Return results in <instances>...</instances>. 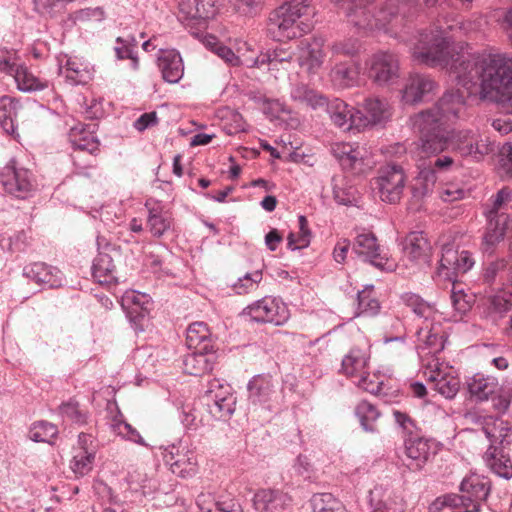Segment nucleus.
I'll list each match as a JSON object with an SVG mask.
<instances>
[{
	"mask_svg": "<svg viewBox=\"0 0 512 512\" xmlns=\"http://www.w3.org/2000/svg\"><path fill=\"white\" fill-rule=\"evenodd\" d=\"M411 50L420 63L446 68L451 80L469 95H478L512 114V55L456 52L447 31L438 27L420 33Z\"/></svg>",
	"mask_w": 512,
	"mask_h": 512,
	"instance_id": "1",
	"label": "nucleus"
},
{
	"mask_svg": "<svg viewBox=\"0 0 512 512\" xmlns=\"http://www.w3.org/2000/svg\"><path fill=\"white\" fill-rule=\"evenodd\" d=\"M312 12L310 0H290L275 9L269 16L267 30L275 41L292 40L312 29L310 23L300 20Z\"/></svg>",
	"mask_w": 512,
	"mask_h": 512,
	"instance_id": "2",
	"label": "nucleus"
},
{
	"mask_svg": "<svg viewBox=\"0 0 512 512\" xmlns=\"http://www.w3.org/2000/svg\"><path fill=\"white\" fill-rule=\"evenodd\" d=\"M222 0H194L195 10L194 14V38L207 50H210L216 54L219 58L224 60L231 66H237L240 64L239 57L233 52V50L223 45L218 38L210 33H204L196 26L205 24L208 20L213 19L219 10V6Z\"/></svg>",
	"mask_w": 512,
	"mask_h": 512,
	"instance_id": "3",
	"label": "nucleus"
},
{
	"mask_svg": "<svg viewBox=\"0 0 512 512\" xmlns=\"http://www.w3.org/2000/svg\"><path fill=\"white\" fill-rule=\"evenodd\" d=\"M460 494H446L444 499L438 501L437 505L449 503L452 506H459L461 512H481L482 505L487 501L491 492L490 481L478 475L465 477L459 487Z\"/></svg>",
	"mask_w": 512,
	"mask_h": 512,
	"instance_id": "4",
	"label": "nucleus"
},
{
	"mask_svg": "<svg viewBox=\"0 0 512 512\" xmlns=\"http://www.w3.org/2000/svg\"><path fill=\"white\" fill-rule=\"evenodd\" d=\"M414 127L420 133L417 149L421 157L436 156L448 147L447 127L438 124L431 113H418L414 118Z\"/></svg>",
	"mask_w": 512,
	"mask_h": 512,
	"instance_id": "5",
	"label": "nucleus"
},
{
	"mask_svg": "<svg viewBox=\"0 0 512 512\" xmlns=\"http://www.w3.org/2000/svg\"><path fill=\"white\" fill-rule=\"evenodd\" d=\"M200 393V400L214 419L225 420L234 413L236 397L232 387L226 381L213 378Z\"/></svg>",
	"mask_w": 512,
	"mask_h": 512,
	"instance_id": "6",
	"label": "nucleus"
},
{
	"mask_svg": "<svg viewBox=\"0 0 512 512\" xmlns=\"http://www.w3.org/2000/svg\"><path fill=\"white\" fill-rule=\"evenodd\" d=\"M467 424L480 428L490 442V445L505 447L512 442V425L500 417L489 415L485 410L472 408L464 415Z\"/></svg>",
	"mask_w": 512,
	"mask_h": 512,
	"instance_id": "7",
	"label": "nucleus"
},
{
	"mask_svg": "<svg viewBox=\"0 0 512 512\" xmlns=\"http://www.w3.org/2000/svg\"><path fill=\"white\" fill-rule=\"evenodd\" d=\"M98 254L92 263V277L101 285L118 283L117 262L121 257L120 249L111 244L104 236L97 237Z\"/></svg>",
	"mask_w": 512,
	"mask_h": 512,
	"instance_id": "8",
	"label": "nucleus"
},
{
	"mask_svg": "<svg viewBox=\"0 0 512 512\" xmlns=\"http://www.w3.org/2000/svg\"><path fill=\"white\" fill-rule=\"evenodd\" d=\"M369 79L380 87L395 84L401 76L399 56L391 51L380 50L367 61Z\"/></svg>",
	"mask_w": 512,
	"mask_h": 512,
	"instance_id": "9",
	"label": "nucleus"
},
{
	"mask_svg": "<svg viewBox=\"0 0 512 512\" xmlns=\"http://www.w3.org/2000/svg\"><path fill=\"white\" fill-rule=\"evenodd\" d=\"M374 180L375 188L382 201L390 204L400 201L407 180L402 166L394 163L382 166Z\"/></svg>",
	"mask_w": 512,
	"mask_h": 512,
	"instance_id": "10",
	"label": "nucleus"
},
{
	"mask_svg": "<svg viewBox=\"0 0 512 512\" xmlns=\"http://www.w3.org/2000/svg\"><path fill=\"white\" fill-rule=\"evenodd\" d=\"M242 315L250 317L257 323H271L280 326L287 321L288 310L279 299L265 296L245 307Z\"/></svg>",
	"mask_w": 512,
	"mask_h": 512,
	"instance_id": "11",
	"label": "nucleus"
},
{
	"mask_svg": "<svg viewBox=\"0 0 512 512\" xmlns=\"http://www.w3.org/2000/svg\"><path fill=\"white\" fill-rule=\"evenodd\" d=\"M451 144L462 157H469L475 161L483 160L494 151V143L488 137H483L471 130H462L453 134Z\"/></svg>",
	"mask_w": 512,
	"mask_h": 512,
	"instance_id": "12",
	"label": "nucleus"
},
{
	"mask_svg": "<svg viewBox=\"0 0 512 512\" xmlns=\"http://www.w3.org/2000/svg\"><path fill=\"white\" fill-rule=\"evenodd\" d=\"M392 116L391 106L385 98L377 96L366 97L359 108L356 109V130L382 125Z\"/></svg>",
	"mask_w": 512,
	"mask_h": 512,
	"instance_id": "13",
	"label": "nucleus"
},
{
	"mask_svg": "<svg viewBox=\"0 0 512 512\" xmlns=\"http://www.w3.org/2000/svg\"><path fill=\"white\" fill-rule=\"evenodd\" d=\"M4 190L19 199L27 198L34 190L32 173L23 167H18L14 159L10 160L0 174Z\"/></svg>",
	"mask_w": 512,
	"mask_h": 512,
	"instance_id": "14",
	"label": "nucleus"
},
{
	"mask_svg": "<svg viewBox=\"0 0 512 512\" xmlns=\"http://www.w3.org/2000/svg\"><path fill=\"white\" fill-rule=\"evenodd\" d=\"M473 265L474 260L470 252H459L452 244H443L437 275L445 280H454L458 274L466 273Z\"/></svg>",
	"mask_w": 512,
	"mask_h": 512,
	"instance_id": "15",
	"label": "nucleus"
},
{
	"mask_svg": "<svg viewBox=\"0 0 512 512\" xmlns=\"http://www.w3.org/2000/svg\"><path fill=\"white\" fill-rule=\"evenodd\" d=\"M465 110V98L459 90H456L446 92L434 107L421 113H431L438 124L448 127L449 124L461 118Z\"/></svg>",
	"mask_w": 512,
	"mask_h": 512,
	"instance_id": "16",
	"label": "nucleus"
},
{
	"mask_svg": "<svg viewBox=\"0 0 512 512\" xmlns=\"http://www.w3.org/2000/svg\"><path fill=\"white\" fill-rule=\"evenodd\" d=\"M247 390L251 405L271 410L277 398L278 381L270 374H259L248 382Z\"/></svg>",
	"mask_w": 512,
	"mask_h": 512,
	"instance_id": "17",
	"label": "nucleus"
},
{
	"mask_svg": "<svg viewBox=\"0 0 512 512\" xmlns=\"http://www.w3.org/2000/svg\"><path fill=\"white\" fill-rule=\"evenodd\" d=\"M331 152L341 167L353 174H363L372 168V162L364 148L353 147L348 143H340L333 146Z\"/></svg>",
	"mask_w": 512,
	"mask_h": 512,
	"instance_id": "18",
	"label": "nucleus"
},
{
	"mask_svg": "<svg viewBox=\"0 0 512 512\" xmlns=\"http://www.w3.org/2000/svg\"><path fill=\"white\" fill-rule=\"evenodd\" d=\"M353 251L364 261L381 270H393V264L381 253L377 238L367 232L357 235L353 243Z\"/></svg>",
	"mask_w": 512,
	"mask_h": 512,
	"instance_id": "19",
	"label": "nucleus"
},
{
	"mask_svg": "<svg viewBox=\"0 0 512 512\" xmlns=\"http://www.w3.org/2000/svg\"><path fill=\"white\" fill-rule=\"evenodd\" d=\"M391 17L392 13L385 10L376 12V7L372 4H357L348 12L349 22L359 29H382L390 22Z\"/></svg>",
	"mask_w": 512,
	"mask_h": 512,
	"instance_id": "20",
	"label": "nucleus"
},
{
	"mask_svg": "<svg viewBox=\"0 0 512 512\" xmlns=\"http://www.w3.org/2000/svg\"><path fill=\"white\" fill-rule=\"evenodd\" d=\"M436 88L437 85L430 76L417 73L410 74L400 91L401 102L408 105L419 103L427 95L433 93Z\"/></svg>",
	"mask_w": 512,
	"mask_h": 512,
	"instance_id": "21",
	"label": "nucleus"
},
{
	"mask_svg": "<svg viewBox=\"0 0 512 512\" xmlns=\"http://www.w3.org/2000/svg\"><path fill=\"white\" fill-rule=\"evenodd\" d=\"M253 507L257 512H286L291 498L279 489L262 488L253 496Z\"/></svg>",
	"mask_w": 512,
	"mask_h": 512,
	"instance_id": "22",
	"label": "nucleus"
},
{
	"mask_svg": "<svg viewBox=\"0 0 512 512\" xmlns=\"http://www.w3.org/2000/svg\"><path fill=\"white\" fill-rule=\"evenodd\" d=\"M324 39L321 37L312 40H302L299 44L298 63L308 73L314 74L324 62Z\"/></svg>",
	"mask_w": 512,
	"mask_h": 512,
	"instance_id": "23",
	"label": "nucleus"
},
{
	"mask_svg": "<svg viewBox=\"0 0 512 512\" xmlns=\"http://www.w3.org/2000/svg\"><path fill=\"white\" fill-rule=\"evenodd\" d=\"M405 454L411 460L409 468L412 470H420L428 461L430 455L433 453V443L420 436H409L404 441Z\"/></svg>",
	"mask_w": 512,
	"mask_h": 512,
	"instance_id": "24",
	"label": "nucleus"
},
{
	"mask_svg": "<svg viewBox=\"0 0 512 512\" xmlns=\"http://www.w3.org/2000/svg\"><path fill=\"white\" fill-rule=\"evenodd\" d=\"M324 107L334 125L344 131L356 130V109L339 98L329 101L325 98Z\"/></svg>",
	"mask_w": 512,
	"mask_h": 512,
	"instance_id": "25",
	"label": "nucleus"
},
{
	"mask_svg": "<svg viewBox=\"0 0 512 512\" xmlns=\"http://www.w3.org/2000/svg\"><path fill=\"white\" fill-rule=\"evenodd\" d=\"M294 52L290 49L276 47L275 49L268 50L261 53L251 63V67L261 68L267 66L271 72H279L280 70L287 71L292 64Z\"/></svg>",
	"mask_w": 512,
	"mask_h": 512,
	"instance_id": "26",
	"label": "nucleus"
},
{
	"mask_svg": "<svg viewBox=\"0 0 512 512\" xmlns=\"http://www.w3.org/2000/svg\"><path fill=\"white\" fill-rule=\"evenodd\" d=\"M95 124H78L70 129L69 141L74 150L95 155L99 151V141L94 135Z\"/></svg>",
	"mask_w": 512,
	"mask_h": 512,
	"instance_id": "27",
	"label": "nucleus"
},
{
	"mask_svg": "<svg viewBox=\"0 0 512 512\" xmlns=\"http://www.w3.org/2000/svg\"><path fill=\"white\" fill-rule=\"evenodd\" d=\"M158 66L163 79L169 83H177L183 76V61L179 52L175 49H160Z\"/></svg>",
	"mask_w": 512,
	"mask_h": 512,
	"instance_id": "28",
	"label": "nucleus"
},
{
	"mask_svg": "<svg viewBox=\"0 0 512 512\" xmlns=\"http://www.w3.org/2000/svg\"><path fill=\"white\" fill-rule=\"evenodd\" d=\"M487 229L484 235L483 249L492 253L494 246L503 240L506 231L510 226V219L507 214H486Z\"/></svg>",
	"mask_w": 512,
	"mask_h": 512,
	"instance_id": "29",
	"label": "nucleus"
},
{
	"mask_svg": "<svg viewBox=\"0 0 512 512\" xmlns=\"http://www.w3.org/2000/svg\"><path fill=\"white\" fill-rule=\"evenodd\" d=\"M370 501L374 512H404L405 510L404 499L388 489L375 488L371 492Z\"/></svg>",
	"mask_w": 512,
	"mask_h": 512,
	"instance_id": "30",
	"label": "nucleus"
},
{
	"mask_svg": "<svg viewBox=\"0 0 512 512\" xmlns=\"http://www.w3.org/2000/svg\"><path fill=\"white\" fill-rule=\"evenodd\" d=\"M60 271L43 262H36L25 266L23 275L37 284H47L49 287H57L61 284Z\"/></svg>",
	"mask_w": 512,
	"mask_h": 512,
	"instance_id": "31",
	"label": "nucleus"
},
{
	"mask_svg": "<svg viewBox=\"0 0 512 512\" xmlns=\"http://www.w3.org/2000/svg\"><path fill=\"white\" fill-rule=\"evenodd\" d=\"M504 447L489 445L483 460L492 472L505 479L512 478V462L504 453Z\"/></svg>",
	"mask_w": 512,
	"mask_h": 512,
	"instance_id": "32",
	"label": "nucleus"
},
{
	"mask_svg": "<svg viewBox=\"0 0 512 512\" xmlns=\"http://www.w3.org/2000/svg\"><path fill=\"white\" fill-rule=\"evenodd\" d=\"M148 209L147 227L153 236H162L171 226V216L160 203L147 200L145 204Z\"/></svg>",
	"mask_w": 512,
	"mask_h": 512,
	"instance_id": "33",
	"label": "nucleus"
},
{
	"mask_svg": "<svg viewBox=\"0 0 512 512\" xmlns=\"http://www.w3.org/2000/svg\"><path fill=\"white\" fill-rule=\"evenodd\" d=\"M369 355L365 350L352 348L342 360V372L350 378L356 379L364 375L368 368Z\"/></svg>",
	"mask_w": 512,
	"mask_h": 512,
	"instance_id": "34",
	"label": "nucleus"
},
{
	"mask_svg": "<svg viewBox=\"0 0 512 512\" xmlns=\"http://www.w3.org/2000/svg\"><path fill=\"white\" fill-rule=\"evenodd\" d=\"M430 250V243L423 232H411L403 242V251L412 261L427 260Z\"/></svg>",
	"mask_w": 512,
	"mask_h": 512,
	"instance_id": "35",
	"label": "nucleus"
},
{
	"mask_svg": "<svg viewBox=\"0 0 512 512\" xmlns=\"http://www.w3.org/2000/svg\"><path fill=\"white\" fill-rule=\"evenodd\" d=\"M467 386L472 397L479 401H484L496 392L498 381L492 376L477 373L467 381Z\"/></svg>",
	"mask_w": 512,
	"mask_h": 512,
	"instance_id": "36",
	"label": "nucleus"
},
{
	"mask_svg": "<svg viewBox=\"0 0 512 512\" xmlns=\"http://www.w3.org/2000/svg\"><path fill=\"white\" fill-rule=\"evenodd\" d=\"M18 90L22 92L42 91L49 86V82L36 77L24 64H19L13 75Z\"/></svg>",
	"mask_w": 512,
	"mask_h": 512,
	"instance_id": "37",
	"label": "nucleus"
},
{
	"mask_svg": "<svg viewBox=\"0 0 512 512\" xmlns=\"http://www.w3.org/2000/svg\"><path fill=\"white\" fill-rule=\"evenodd\" d=\"M329 78L335 87L344 89L353 86L357 82L358 72L354 65L340 62L331 68Z\"/></svg>",
	"mask_w": 512,
	"mask_h": 512,
	"instance_id": "38",
	"label": "nucleus"
},
{
	"mask_svg": "<svg viewBox=\"0 0 512 512\" xmlns=\"http://www.w3.org/2000/svg\"><path fill=\"white\" fill-rule=\"evenodd\" d=\"M428 379L434 383V389L447 399L454 398L459 391V379L455 376L444 374L439 369L432 370Z\"/></svg>",
	"mask_w": 512,
	"mask_h": 512,
	"instance_id": "39",
	"label": "nucleus"
},
{
	"mask_svg": "<svg viewBox=\"0 0 512 512\" xmlns=\"http://www.w3.org/2000/svg\"><path fill=\"white\" fill-rule=\"evenodd\" d=\"M290 96L295 102L312 109L322 108L325 104V97L305 84L293 86Z\"/></svg>",
	"mask_w": 512,
	"mask_h": 512,
	"instance_id": "40",
	"label": "nucleus"
},
{
	"mask_svg": "<svg viewBox=\"0 0 512 512\" xmlns=\"http://www.w3.org/2000/svg\"><path fill=\"white\" fill-rule=\"evenodd\" d=\"M19 102L9 96L0 97V126L12 135L16 130L15 119L17 117Z\"/></svg>",
	"mask_w": 512,
	"mask_h": 512,
	"instance_id": "41",
	"label": "nucleus"
},
{
	"mask_svg": "<svg viewBox=\"0 0 512 512\" xmlns=\"http://www.w3.org/2000/svg\"><path fill=\"white\" fill-rule=\"evenodd\" d=\"M215 360L216 355L212 343L207 342L202 346H199V344L194 345V370L202 373L210 372L213 369Z\"/></svg>",
	"mask_w": 512,
	"mask_h": 512,
	"instance_id": "42",
	"label": "nucleus"
},
{
	"mask_svg": "<svg viewBox=\"0 0 512 512\" xmlns=\"http://www.w3.org/2000/svg\"><path fill=\"white\" fill-rule=\"evenodd\" d=\"M355 415L362 428L367 432L377 431L376 421L380 417L377 408L368 401H361L355 408Z\"/></svg>",
	"mask_w": 512,
	"mask_h": 512,
	"instance_id": "43",
	"label": "nucleus"
},
{
	"mask_svg": "<svg viewBox=\"0 0 512 512\" xmlns=\"http://www.w3.org/2000/svg\"><path fill=\"white\" fill-rule=\"evenodd\" d=\"M312 512H347L331 493H316L310 499Z\"/></svg>",
	"mask_w": 512,
	"mask_h": 512,
	"instance_id": "44",
	"label": "nucleus"
},
{
	"mask_svg": "<svg viewBox=\"0 0 512 512\" xmlns=\"http://www.w3.org/2000/svg\"><path fill=\"white\" fill-rule=\"evenodd\" d=\"M419 168V174H418V182L421 185V187H414L413 193L414 196L423 197L429 194L436 181H437V174L434 167H432V164H426L422 163L418 165Z\"/></svg>",
	"mask_w": 512,
	"mask_h": 512,
	"instance_id": "45",
	"label": "nucleus"
},
{
	"mask_svg": "<svg viewBox=\"0 0 512 512\" xmlns=\"http://www.w3.org/2000/svg\"><path fill=\"white\" fill-rule=\"evenodd\" d=\"M299 232L296 236L291 232L287 237V246L291 250H299L309 246L312 233L308 227V220L304 215L298 217Z\"/></svg>",
	"mask_w": 512,
	"mask_h": 512,
	"instance_id": "46",
	"label": "nucleus"
},
{
	"mask_svg": "<svg viewBox=\"0 0 512 512\" xmlns=\"http://www.w3.org/2000/svg\"><path fill=\"white\" fill-rule=\"evenodd\" d=\"M263 280L261 269L246 273L232 285V290L237 295H246L255 292Z\"/></svg>",
	"mask_w": 512,
	"mask_h": 512,
	"instance_id": "47",
	"label": "nucleus"
},
{
	"mask_svg": "<svg viewBox=\"0 0 512 512\" xmlns=\"http://www.w3.org/2000/svg\"><path fill=\"white\" fill-rule=\"evenodd\" d=\"M116 46L114 52L118 60L130 59L131 65L134 70L138 69L139 61L134 53L133 48L137 45V40L134 36H129L127 39L123 37L116 38Z\"/></svg>",
	"mask_w": 512,
	"mask_h": 512,
	"instance_id": "48",
	"label": "nucleus"
},
{
	"mask_svg": "<svg viewBox=\"0 0 512 512\" xmlns=\"http://www.w3.org/2000/svg\"><path fill=\"white\" fill-rule=\"evenodd\" d=\"M360 50V41L353 37L336 40L330 46L332 58L340 56L353 58L360 53Z\"/></svg>",
	"mask_w": 512,
	"mask_h": 512,
	"instance_id": "49",
	"label": "nucleus"
},
{
	"mask_svg": "<svg viewBox=\"0 0 512 512\" xmlns=\"http://www.w3.org/2000/svg\"><path fill=\"white\" fill-rule=\"evenodd\" d=\"M58 434V428L53 423L38 421L32 425L29 431V438L34 442L51 443Z\"/></svg>",
	"mask_w": 512,
	"mask_h": 512,
	"instance_id": "50",
	"label": "nucleus"
},
{
	"mask_svg": "<svg viewBox=\"0 0 512 512\" xmlns=\"http://www.w3.org/2000/svg\"><path fill=\"white\" fill-rule=\"evenodd\" d=\"M450 281L452 282L450 295L452 305L458 313L465 314L471 309L473 296L468 295L461 285L455 281V279Z\"/></svg>",
	"mask_w": 512,
	"mask_h": 512,
	"instance_id": "51",
	"label": "nucleus"
},
{
	"mask_svg": "<svg viewBox=\"0 0 512 512\" xmlns=\"http://www.w3.org/2000/svg\"><path fill=\"white\" fill-rule=\"evenodd\" d=\"M404 301L419 318L424 319V323L433 318L435 314L434 307L418 295L408 294L404 297Z\"/></svg>",
	"mask_w": 512,
	"mask_h": 512,
	"instance_id": "52",
	"label": "nucleus"
},
{
	"mask_svg": "<svg viewBox=\"0 0 512 512\" xmlns=\"http://www.w3.org/2000/svg\"><path fill=\"white\" fill-rule=\"evenodd\" d=\"M95 450H80L71 461V469L78 476H84L92 470Z\"/></svg>",
	"mask_w": 512,
	"mask_h": 512,
	"instance_id": "53",
	"label": "nucleus"
},
{
	"mask_svg": "<svg viewBox=\"0 0 512 512\" xmlns=\"http://www.w3.org/2000/svg\"><path fill=\"white\" fill-rule=\"evenodd\" d=\"M417 335L420 341H423L428 347L433 348L435 351L444 348L443 338L439 335L438 327L430 325L428 322H425V325L418 329Z\"/></svg>",
	"mask_w": 512,
	"mask_h": 512,
	"instance_id": "54",
	"label": "nucleus"
},
{
	"mask_svg": "<svg viewBox=\"0 0 512 512\" xmlns=\"http://www.w3.org/2000/svg\"><path fill=\"white\" fill-rule=\"evenodd\" d=\"M371 294L372 289H364L358 292V315H375L378 313L380 304Z\"/></svg>",
	"mask_w": 512,
	"mask_h": 512,
	"instance_id": "55",
	"label": "nucleus"
},
{
	"mask_svg": "<svg viewBox=\"0 0 512 512\" xmlns=\"http://www.w3.org/2000/svg\"><path fill=\"white\" fill-rule=\"evenodd\" d=\"M59 412L63 417L68 418L76 424H85L87 421V412L80 409L79 403L70 399L59 406Z\"/></svg>",
	"mask_w": 512,
	"mask_h": 512,
	"instance_id": "56",
	"label": "nucleus"
},
{
	"mask_svg": "<svg viewBox=\"0 0 512 512\" xmlns=\"http://www.w3.org/2000/svg\"><path fill=\"white\" fill-rule=\"evenodd\" d=\"M66 78L73 84H85L90 79V72L83 64L73 59H68L66 63Z\"/></svg>",
	"mask_w": 512,
	"mask_h": 512,
	"instance_id": "57",
	"label": "nucleus"
},
{
	"mask_svg": "<svg viewBox=\"0 0 512 512\" xmlns=\"http://www.w3.org/2000/svg\"><path fill=\"white\" fill-rule=\"evenodd\" d=\"M233 9L242 15H254L262 7L264 0H229Z\"/></svg>",
	"mask_w": 512,
	"mask_h": 512,
	"instance_id": "58",
	"label": "nucleus"
},
{
	"mask_svg": "<svg viewBox=\"0 0 512 512\" xmlns=\"http://www.w3.org/2000/svg\"><path fill=\"white\" fill-rule=\"evenodd\" d=\"M295 471L306 480L316 479V470L307 455H299L294 464Z\"/></svg>",
	"mask_w": 512,
	"mask_h": 512,
	"instance_id": "59",
	"label": "nucleus"
},
{
	"mask_svg": "<svg viewBox=\"0 0 512 512\" xmlns=\"http://www.w3.org/2000/svg\"><path fill=\"white\" fill-rule=\"evenodd\" d=\"M114 433L122 436L123 438L132 441L134 443H137L139 445L145 446V441L142 438V436L139 434V432L132 427L129 423H117L114 425Z\"/></svg>",
	"mask_w": 512,
	"mask_h": 512,
	"instance_id": "60",
	"label": "nucleus"
},
{
	"mask_svg": "<svg viewBox=\"0 0 512 512\" xmlns=\"http://www.w3.org/2000/svg\"><path fill=\"white\" fill-rule=\"evenodd\" d=\"M354 382L358 387L371 394H378L381 391L382 382L378 381V378L373 375L370 376L367 371L366 374L357 377Z\"/></svg>",
	"mask_w": 512,
	"mask_h": 512,
	"instance_id": "61",
	"label": "nucleus"
},
{
	"mask_svg": "<svg viewBox=\"0 0 512 512\" xmlns=\"http://www.w3.org/2000/svg\"><path fill=\"white\" fill-rule=\"evenodd\" d=\"M511 191L508 188H502L497 192L492 201V207L485 214H505L502 208L509 202Z\"/></svg>",
	"mask_w": 512,
	"mask_h": 512,
	"instance_id": "62",
	"label": "nucleus"
},
{
	"mask_svg": "<svg viewBox=\"0 0 512 512\" xmlns=\"http://www.w3.org/2000/svg\"><path fill=\"white\" fill-rule=\"evenodd\" d=\"M104 18V11L101 7L94 8H84L74 12L73 19L75 21H87V20H96L101 21Z\"/></svg>",
	"mask_w": 512,
	"mask_h": 512,
	"instance_id": "63",
	"label": "nucleus"
},
{
	"mask_svg": "<svg viewBox=\"0 0 512 512\" xmlns=\"http://www.w3.org/2000/svg\"><path fill=\"white\" fill-rule=\"evenodd\" d=\"M500 166L503 172L512 179V144H505L500 152Z\"/></svg>",
	"mask_w": 512,
	"mask_h": 512,
	"instance_id": "64",
	"label": "nucleus"
}]
</instances>
